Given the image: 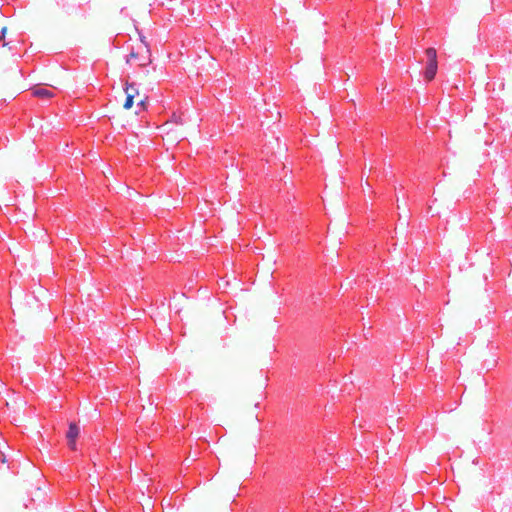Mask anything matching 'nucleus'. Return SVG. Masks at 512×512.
<instances>
[{
	"instance_id": "nucleus-1",
	"label": "nucleus",
	"mask_w": 512,
	"mask_h": 512,
	"mask_svg": "<svg viewBox=\"0 0 512 512\" xmlns=\"http://www.w3.org/2000/svg\"><path fill=\"white\" fill-rule=\"evenodd\" d=\"M426 66L424 77L427 81H432L435 78L438 69L437 52L434 48L430 47L425 51Z\"/></svg>"
},
{
	"instance_id": "nucleus-2",
	"label": "nucleus",
	"mask_w": 512,
	"mask_h": 512,
	"mask_svg": "<svg viewBox=\"0 0 512 512\" xmlns=\"http://www.w3.org/2000/svg\"><path fill=\"white\" fill-rule=\"evenodd\" d=\"M126 62L130 65L145 67L150 63L149 56H140L139 53L131 51L127 56Z\"/></svg>"
},
{
	"instance_id": "nucleus-3",
	"label": "nucleus",
	"mask_w": 512,
	"mask_h": 512,
	"mask_svg": "<svg viewBox=\"0 0 512 512\" xmlns=\"http://www.w3.org/2000/svg\"><path fill=\"white\" fill-rule=\"evenodd\" d=\"M79 432V427L75 423H70L66 437L68 446L72 450L76 449V438L78 437Z\"/></svg>"
},
{
	"instance_id": "nucleus-4",
	"label": "nucleus",
	"mask_w": 512,
	"mask_h": 512,
	"mask_svg": "<svg viewBox=\"0 0 512 512\" xmlns=\"http://www.w3.org/2000/svg\"><path fill=\"white\" fill-rule=\"evenodd\" d=\"M32 95L42 99H49L53 97V92L44 87H35L32 89Z\"/></svg>"
},
{
	"instance_id": "nucleus-5",
	"label": "nucleus",
	"mask_w": 512,
	"mask_h": 512,
	"mask_svg": "<svg viewBox=\"0 0 512 512\" xmlns=\"http://www.w3.org/2000/svg\"><path fill=\"white\" fill-rule=\"evenodd\" d=\"M124 90L126 95L133 94V98L138 95V89L134 83H127Z\"/></svg>"
},
{
	"instance_id": "nucleus-6",
	"label": "nucleus",
	"mask_w": 512,
	"mask_h": 512,
	"mask_svg": "<svg viewBox=\"0 0 512 512\" xmlns=\"http://www.w3.org/2000/svg\"><path fill=\"white\" fill-rule=\"evenodd\" d=\"M133 103H134L133 94L126 95V100L123 104V107L125 109H130L133 106Z\"/></svg>"
},
{
	"instance_id": "nucleus-7",
	"label": "nucleus",
	"mask_w": 512,
	"mask_h": 512,
	"mask_svg": "<svg viewBox=\"0 0 512 512\" xmlns=\"http://www.w3.org/2000/svg\"><path fill=\"white\" fill-rule=\"evenodd\" d=\"M5 33H6V27H3L1 30V35H0V41H3L2 46L7 45V43L4 41Z\"/></svg>"
},
{
	"instance_id": "nucleus-8",
	"label": "nucleus",
	"mask_w": 512,
	"mask_h": 512,
	"mask_svg": "<svg viewBox=\"0 0 512 512\" xmlns=\"http://www.w3.org/2000/svg\"><path fill=\"white\" fill-rule=\"evenodd\" d=\"M138 105L143 106V105H144V101H143V100H141V101L138 103Z\"/></svg>"
}]
</instances>
